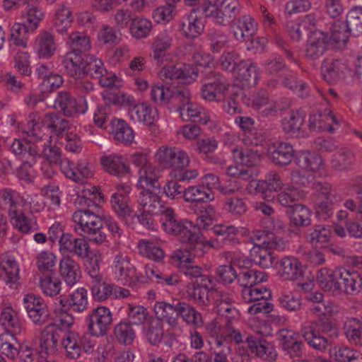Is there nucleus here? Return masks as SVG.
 <instances>
[{
    "label": "nucleus",
    "instance_id": "obj_1",
    "mask_svg": "<svg viewBox=\"0 0 362 362\" xmlns=\"http://www.w3.org/2000/svg\"><path fill=\"white\" fill-rule=\"evenodd\" d=\"M319 286L325 291L333 295H354L362 287V278L356 272L343 268L334 270L327 267L320 269L317 275Z\"/></svg>",
    "mask_w": 362,
    "mask_h": 362
},
{
    "label": "nucleus",
    "instance_id": "obj_2",
    "mask_svg": "<svg viewBox=\"0 0 362 362\" xmlns=\"http://www.w3.org/2000/svg\"><path fill=\"white\" fill-rule=\"evenodd\" d=\"M151 97L154 103L166 107L171 112H180L192 100L191 93L186 86L154 85L151 88Z\"/></svg>",
    "mask_w": 362,
    "mask_h": 362
},
{
    "label": "nucleus",
    "instance_id": "obj_3",
    "mask_svg": "<svg viewBox=\"0 0 362 362\" xmlns=\"http://www.w3.org/2000/svg\"><path fill=\"white\" fill-rule=\"evenodd\" d=\"M75 230L86 237L90 242L101 245L107 236L103 230V221L100 216L90 210H78L72 215Z\"/></svg>",
    "mask_w": 362,
    "mask_h": 362
},
{
    "label": "nucleus",
    "instance_id": "obj_4",
    "mask_svg": "<svg viewBox=\"0 0 362 362\" xmlns=\"http://www.w3.org/2000/svg\"><path fill=\"white\" fill-rule=\"evenodd\" d=\"M312 189L314 190L315 214L326 220L333 215L334 205L342 200L341 195L327 182H315Z\"/></svg>",
    "mask_w": 362,
    "mask_h": 362
},
{
    "label": "nucleus",
    "instance_id": "obj_5",
    "mask_svg": "<svg viewBox=\"0 0 362 362\" xmlns=\"http://www.w3.org/2000/svg\"><path fill=\"white\" fill-rule=\"evenodd\" d=\"M199 9L206 18H212L214 23L226 25L238 15L240 6L237 0H207Z\"/></svg>",
    "mask_w": 362,
    "mask_h": 362
},
{
    "label": "nucleus",
    "instance_id": "obj_6",
    "mask_svg": "<svg viewBox=\"0 0 362 362\" xmlns=\"http://www.w3.org/2000/svg\"><path fill=\"white\" fill-rule=\"evenodd\" d=\"M201 97L209 102H221L227 94L230 83L219 71L206 69L203 72Z\"/></svg>",
    "mask_w": 362,
    "mask_h": 362
},
{
    "label": "nucleus",
    "instance_id": "obj_7",
    "mask_svg": "<svg viewBox=\"0 0 362 362\" xmlns=\"http://www.w3.org/2000/svg\"><path fill=\"white\" fill-rule=\"evenodd\" d=\"M35 117L36 115L34 114L29 115L27 134L36 136L40 140H42L45 135V133L41 134V132L44 130H47L51 134L59 136L69 127V121L54 112L46 113L42 117L40 123L36 122Z\"/></svg>",
    "mask_w": 362,
    "mask_h": 362
},
{
    "label": "nucleus",
    "instance_id": "obj_8",
    "mask_svg": "<svg viewBox=\"0 0 362 362\" xmlns=\"http://www.w3.org/2000/svg\"><path fill=\"white\" fill-rule=\"evenodd\" d=\"M86 322L90 333L97 337L105 336L112 323V314L105 306H98L86 316Z\"/></svg>",
    "mask_w": 362,
    "mask_h": 362
},
{
    "label": "nucleus",
    "instance_id": "obj_9",
    "mask_svg": "<svg viewBox=\"0 0 362 362\" xmlns=\"http://www.w3.org/2000/svg\"><path fill=\"white\" fill-rule=\"evenodd\" d=\"M23 305L29 319L36 326L47 323L50 313L45 300L33 293H28L23 298Z\"/></svg>",
    "mask_w": 362,
    "mask_h": 362
},
{
    "label": "nucleus",
    "instance_id": "obj_10",
    "mask_svg": "<svg viewBox=\"0 0 362 362\" xmlns=\"http://www.w3.org/2000/svg\"><path fill=\"white\" fill-rule=\"evenodd\" d=\"M155 157L159 164L172 168L174 173L185 168L189 163L187 153L177 148L162 146L158 149Z\"/></svg>",
    "mask_w": 362,
    "mask_h": 362
},
{
    "label": "nucleus",
    "instance_id": "obj_11",
    "mask_svg": "<svg viewBox=\"0 0 362 362\" xmlns=\"http://www.w3.org/2000/svg\"><path fill=\"white\" fill-rule=\"evenodd\" d=\"M332 329L327 323L322 325H308L302 327L301 334L310 347L324 352L329 348L331 341L323 334L330 332Z\"/></svg>",
    "mask_w": 362,
    "mask_h": 362
},
{
    "label": "nucleus",
    "instance_id": "obj_12",
    "mask_svg": "<svg viewBox=\"0 0 362 362\" xmlns=\"http://www.w3.org/2000/svg\"><path fill=\"white\" fill-rule=\"evenodd\" d=\"M160 216L163 230L169 235L178 237L181 242L186 240L187 236L192 232L187 226L190 223L186 220L177 219L172 208L164 209Z\"/></svg>",
    "mask_w": 362,
    "mask_h": 362
},
{
    "label": "nucleus",
    "instance_id": "obj_13",
    "mask_svg": "<svg viewBox=\"0 0 362 362\" xmlns=\"http://www.w3.org/2000/svg\"><path fill=\"white\" fill-rule=\"evenodd\" d=\"M245 103L247 105L259 110L261 116L264 117H274L279 110H282L279 102L270 99L268 92L264 89L254 92Z\"/></svg>",
    "mask_w": 362,
    "mask_h": 362
},
{
    "label": "nucleus",
    "instance_id": "obj_14",
    "mask_svg": "<svg viewBox=\"0 0 362 362\" xmlns=\"http://www.w3.org/2000/svg\"><path fill=\"white\" fill-rule=\"evenodd\" d=\"M197 76L196 68L182 64L165 66L160 71V78L166 83L177 79L182 83L189 84L196 80Z\"/></svg>",
    "mask_w": 362,
    "mask_h": 362
},
{
    "label": "nucleus",
    "instance_id": "obj_15",
    "mask_svg": "<svg viewBox=\"0 0 362 362\" xmlns=\"http://www.w3.org/2000/svg\"><path fill=\"white\" fill-rule=\"evenodd\" d=\"M241 343L247 346L251 354L263 361L274 362L277 359L278 354L274 346L260 337L250 335Z\"/></svg>",
    "mask_w": 362,
    "mask_h": 362
},
{
    "label": "nucleus",
    "instance_id": "obj_16",
    "mask_svg": "<svg viewBox=\"0 0 362 362\" xmlns=\"http://www.w3.org/2000/svg\"><path fill=\"white\" fill-rule=\"evenodd\" d=\"M211 230L215 235L218 236V238H211L210 240V244L212 248L218 250L230 248L240 244V241L236 237L239 230L235 226L232 225L217 224L214 226Z\"/></svg>",
    "mask_w": 362,
    "mask_h": 362
},
{
    "label": "nucleus",
    "instance_id": "obj_17",
    "mask_svg": "<svg viewBox=\"0 0 362 362\" xmlns=\"http://www.w3.org/2000/svg\"><path fill=\"white\" fill-rule=\"evenodd\" d=\"M207 333L213 339V341H209L212 346H216V341L221 343L230 342L234 341L235 344L243 342V336L240 332L235 329L230 320L226 321L224 327L221 328L216 324L211 323L206 326Z\"/></svg>",
    "mask_w": 362,
    "mask_h": 362
},
{
    "label": "nucleus",
    "instance_id": "obj_18",
    "mask_svg": "<svg viewBox=\"0 0 362 362\" xmlns=\"http://www.w3.org/2000/svg\"><path fill=\"white\" fill-rule=\"evenodd\" d=\"M54 107L66 117H74L77 114H85L87 112L86 104H78V100L68 91L57 93Z\"/></svg>",
    "mask_w": 362,
    "mask_h": 362
},
{
    "label": "nucleus",
    "instance_id": "obj_19",
    "mask_svg": "<svg viewBox=\"0 0 362 362\" xmlns=\"http://www.w3.org/2000/svg\"><path fill=\"white\" fill-rule=\"evenodd\" d=\"M160 189L158 191L153 189H143L138 194L136 202L144 211L148 214H161L164 209L161 197Z\"/></svg>",
    "mask_w": 362,
    "mask_h": 362
},
{
    "label": "nucleus",
    "instance_id": "obj_20",
    "mask_svg": "<svg viewBox=\"0 0 362 362\" xmlns=\"http://www.w3.org/2000/svg\"><path fill=\"white\" fill-rule=\"evenodd\" d=\"M114 273L119 281L124 285L135 287V267L131 264L128 256L117 254L113 261Z\"/></svg>",
    "mask_w": 362,
    "mask_h": 362
},
{
    "label": "nucleus",
    "instance_id": "obj_21",
    "mask_svg": "<svg viewBox=\"0 0 362 362\" xmlns=\"http://www.w3.org/2000/svg\"><path fill=\"white\" fill-rule=\"evenodd\" d=\"M59 303L61 311L83 313L88 308L87 291L81 287L70 293L68 296H61Z\"/></svg>",
    "mask_w": 362,
    "mask_h": 362
},
{
    "label": "nucleus",
    "instance_id": "obj_22",
    "mask_svg": "<svg viewBox=\"0 0 362 362\" xmlns=\"http://www.w3.org/2000/svg\"><path fill=\"white\" fill-rule=\"evenodd\" d=\"M277 274L284 280L296 281L303 276L304 268L298 258L286 256L279 261Z\"/></svg>",
    "mask_w": 362,
    "mask_h": 362
},
{
    "label": "nucleus",
    "instance_id": "obj_23",
    "mask_svg": "<svg viewBox=\"0 0 362 362\" xmlns=\"http://www.w3.org/2000/svg\"><path fill=\"white\" fill-rule=\"evenodd\" d=\"M281 347L284 354L290 358H300L303 354V342L295 332L282 329L280 332Z\"/></svg>",
    "mask_w": 362,
    "mask_h": 362
},
{
    "label": "nucleus",
    "instance_id": "obj_24",
    "mask_svg": "<svg viewBox=\"0 0 362 362\" xmlns=\"http://www.w3.org/2000/svg\"><path fill=\"white\" fill-rule=\"evenodd\" d=\"M60 251L69 252L77 257L85 259L88 257L90 245L83 238H74L66 233L60 241Z\"/></svg>",
    "mask_w": 362,
    "mask_h": 362
},
{
    "label": "nucleus",
    "instance_id": "obj_25",
    "mask_svg": "<svg viewBox=\"0 0 362 362\" xmlns=\"http://www.w3.org/2000/svg\"><path fill=\"white\" fill-rule=\"evenodd\" d=\"M61 329L53 323L48 324L42 330L40 337V347L47 354L57 352L59 346Z\"/></svg>",
    "mask_w": 362,
    "mask_h": 362
},
{
    "label": "nucleus",
    "instance_id": "obj_26",
    "mask_svg": "<svg viewBox=\"0 0 362 362\" xmlns=\"http://www.w3.org/2000/svg\"><path fill=\"white\" fill-rule=\"evenodd\" d=\"M234 37L239 42H252L257 31V23L250 16L238 18L232 25Z\"/></svg>",
    "mask_w": 362,
    "mask_h": 362
},
{
    "label": "nucleus",
    "instance_id": "obj_27",
    "mask_svg": "<svg viewBox=\"0 0 362 362\" xmlns=\"http://www.w3.org/2000/svg\"><path fill=\"white\" fill-rule=\"evenodd\" d=\"M129 115L134 122H143L147 126L153 127L154 131L156 130L155 127L158 119L156 109L145 103H139L129 108Z\"/></svg>",
    "mask_w": 362,
    "mask_h": 362
},
{
    "label": "nucleus",
    "instance_id": "obj_28",
    "mask_svg": "<svg viewBox=\"0 0 362 362\" xmlns=\"http://www.w3.org/2000/svg\"><path fill=\"white\" fill-rule=\"evenodd\" d=\"M86 56L71 51L66 54L62 64L67 76L73 78H83Z\"/></svg>",
    "mask_w": 362,
    "mask_h": 362
},
{
    "label": "nucleus",
    "instance_id": "obj_29",
    "mask_svg": "<svg viewBox=\"0 0 362 362\" xmlns=\"http://www.w3.org/2000/svg\"><path fill=\"white\" fill-rule=\"evenodd\" d=\"M305 114L301 110H291L281 122L284 132L291 137H299L303 134L302 127L305 122Z\"/></svg>",
    "mask_w": 362,
    "mask_h": 362
},
{
    "label": "nucleus",
    "instance_id": "obj_30",
    "mask_svg": "<svg viewBox=\"0 0 362 362\" xmlns=\"http://www.w3.org/2000/svg\"><path fill=\"white\" fill-rule=\"evenodd\" d=\"M211 284V279L209 277H204L202 281L197 279L187 285V295L199 305L206 306L209 304V290Z\"/></svg>",
    "mask_w": 362,
    "mask_h": 362
},
{
    "label": "nucleus",
    "instance_id": "obj_31",
    "mask_svg": "<svg viewBox=\"0 0 362 362\" xmlns=\"http://www.w3.org/2000/svg\"><path fill=\"white\" fill-rule=\"evenodd\" d=\"M328 37L325 33L315 31L309 37L305 56L311 59H317L321 57L327 49Z\"/></svg>",
    "mask_w": 362,
    "mask_h": 362
},
{
    "label": "nucleus",
    "instance_id": "obj_32",
    "mask_svg": "<svg viewBox=\"0 0 362 362\" xmlns=\"http://www.w3.org/2000/svg\"><path fill=\"white\" fill-rule=\"evenodd\" d=\"M180 27L185 37L195 38L203 33L204 23L202 18L197 16V10L192 8L182 18Z\"/></svg>",
    "mask_w": 362,
    "mask_h": 362
},
{
    "label": "nucleus",
    "instance_id": "obj_33",
    "mask_svg": "<svg viewBox=\"0 0 362 362\" xmlns=\"http://www.w3.org/2000/svg\"><path fill=\"white\" fill-rule=\"evenodd\" d=\"M255 183V192L267 200L274 198V193L281 188L282 182L279 175L276 173L270 175L266 180L252 181Z\"/></svg>",
    "mask_w": 362,
    "mask_h": 362
},
{
    "label": "nucleus",
    "instance_id": "obj_34",
    "mask_svg": "<svg viewBox=\"0 0 362 362\" xmlns=\"http://www.w3.org/2000/svg\"><path fill=\"white\" fill-rule=\"evenodd\" d=\"M272 160L278 165H287L292 161L295 151L293 146L288 142H280L269 147Z\"/></svg>",
    "mask_w": 362,
    "mask_h": 362
},
{
    "label": "nucleus",
    "instance_id": "obj_35",
    "mask_svg": "<svg viewBox=\"0 0 362 362\" xmlns=\"http://www.w3.org/2000/svg\"><path fill=\"white\" fill-rule=\"evenodd\" d=\"M143 333L151 345L158 346L164 336L163 321L157 317H149L143 326Z\"/></svg>",
    "mask_w": 362,
    "mask_h": 362
},
{
    "label": "nucleus",
    "instance_id": "obj_36",
    "mask_svg": "<svg viewBox=\"0 0 362 362\" xmlns=\"http://www.w3.org/2000/svg\"><path fill=\"white\" fill-rule=\"evenodd\" d=\"M100 161L105 170L112 175L122 177L130 171L126 159L121 156L114 154L103 156Z\"/></svg>",
    "mask_w": 362,
    "mask_h": 362
},
{
    "label": "nucleus",
    "instance_id": "obj_37",
    "mask_svg": "<svg viewBox=\"0 0 362 362\" xmlns=\"http://www.w3.org/2000/svg\"><path fill=\"white\" fill-rule=\"evenodd\" d=\"M110 124L115 141L125 146L132 144L134 139V132L126 121L121 119H112Z\"/></svg>",
    "mask_w": 362,
    "mask_h": 362
},
{
    "label": "nucleus",
    "instance_id": "obj_38",
    "mask_svg": "<svg viewBox=\"0 0 362 362\" xmlns=\"http://www.w3.org/2000/svg\"><path fill=\"white\" fill-rule=\"evenodd\" d=\"M59 272L68 286H74L81 277L78 264L70 256L64 257L59 262Z\"/></svg>",
    "mask_w": 362,
    "mask_h": 362
},
{
    "label": "nucleus",
    "instance_id": "obj_39",
    "mask_svg": "<svg viewBox=\"0 0 362 362\" xmlns=\"http://www.w3.org/2000/svg\"><path fill=\"white\" fill-rule=\"evenodd\" d=\"M56 49V40L52 33L42 31L38 35L35 42V49L40 58L51 57Z\"/></svg>",
    "mask_w": 362,
    "mask_h": 362
},
{
    "label": "nucleus",
    "instance_id": "obj_40",
    "mask_svg": "<svg viewBox=\"0 0 362 362\" xmlns=\"http://www.w3.org/2000/svg\"><path fill=\"white\" fill-rule=\"evenodd\" d=\"M231 153L233 160L240 165L255 167L261 162V156L257 151L249 148L232 147Z\"/></svg>",
    "mask_w": 362,
    "mask_h": 362
},
{
    "label": "nucleus",
    "instance_id": "obj_41",
    "mask_svg": "<svg viewBox=\"0 0 362 362\" xmlns=\"http://www.w3.org/2000/svg\"><path fill=\"white\" fill-rule=\"evenodd\" d=\"M182 243L188 244V250L194 259L202 257L206 252V248L211 247L210 240H205L200 232L192 231Z\"/></svg>",
    "mask_w": 362,
    "mask_h": 362
},
{
    "label": "nucleus",
    "instance_id": "obj_42",
    "mask_svg": "<svg viewBox=\"0 0 362 362\" xmlns=\"http://www.w3.org/2000/svg\"><path fill=\"white\" fill-rule=\"evenodd\" d=\"M343 329L347 340L352 344L362 347V317H348Z\"/></svg>",
    "mask_w": 362,
    "mask_h": 362
},
{
    "label": "nucleus",
    "instance_id": "obj_43",
    "mask_svg": "<svg viewBox=\"0 0 362 362\" xmlns=\"http://www.w3.org/2000/svg\"><path fill=\"white\" fill-rule=\"evenodd\" d=\"M180 317L188 325L199 327L203 325L202 314L193 306L185 301H178L177 319Z\"/></svg>",
    "mask_w": 362,
    "mask_h": 362
},
{
    "label": "nucleus",
    "instance_id": "obj_44",
    "mask_svg": "<svg viewBox=\"0 0 362 362\" xmlns=\"http://www.w3.org/2000/svg\"><path fill=\"white\" fill-rule=\"evenodd\" d=\"M183 197L187 202H208L214 199V194L206 185H198L187 187Z\"/></svg>",
    "mask_w": 362,
    "mask_h": 362
},
{
    "label": "nucleus",
    "instance_id": "obj_45",
    "mask_svg": "<svg viewBox=\"0 0 362 362\" xmlns=\"http://www.w3.org/2000/svg\"><path fill=\"white\" fill-rule=\"evenodd\" d=\"M346 70V65L339 59L325 62L322 66L323 78L328 83L344 78Z\"/></svg>",
    "mask_w": 362,
    "mask_h": 362
},
{
    "label": "nucleus",
    "instance_id": "obj_46",
    "mask_svg": "<svg viewBox=\"0 0 362 362\" xmlns=\"http://www.w3.org/2000/svg\"><path fill=\"white\" fill-rule=\"evenodd\" d=\"M295 160L296 164L301 168L311 171L319 170L323 165L322 157L314 152L308 151L297 152L295 156Z\"/></svg>",
    "mask_w": 362,
    "mask_h": 362
},
{
    "label": "nucleus",
    "instance_id": "obj_47",
    "mask_svg": "<svg viewBox=\"0 0 362 362\" xmlns=\"http://www.w3.org/2000/svg\"><path fill=\"white\" fill-rule=\"evenodd\" d=\"M178 301H175L173 303H168L163 301L157 302L154 305V311L159 318L165 322L170 326L174 327L177 325V308Z\"/></svg>",
    "mask_w": 362,
    "mask_h": 362
},
{
    "label": "nucleus",
    "instance_id": "obj_48",
    "mask_svg": "<svg viewBox=\"0 0 362 362\" xmlns=\"http://www.w3.org/2000/svg\"><path fill=\"white\" fill-rule=\"evenodd\" d=\"M0 277L10 287L16 286L19 280V268L18 263L13 259H4L0 261Z\"/></svg>",
    "mask_w": 362,
    "mask_h": 362
},
{
    "label": "nucleus",
    "instance_id": "obj_49",
    "mask_svg": "<svg viewBox=\"0 0 362 362\" xmlns=\"http://www.w3.org/2000/svg\"><path fill=\"white\" fill-rule=\"evenodd\" d=\"M310 313L317 317V320L311 322L309 325H322L323 323L329 324V327L333 328L330 317L334 311V305L332 303H315L310 307Z\"/></svg>",
    "mask_w": 362,
    "mask_h": 362
},
{
    "label": "nucleus",
    "instance_id": "obj_50",
    "mask_svg": "<svg viewBox=\"0 0 362 362\" xmlns=\"http://www.w3.org/2000/svg\"><path fill=\"white\" fill-rule=\"evenodd\" d=\"M10 219L14 228L22 233L30 234L39 229L36 218L28 216L23 212L19 211Z\"/></svg>",
    "mask_w": 362,
    "mask_h": 362
},
{
    "label": "nucleus",
    "instance_id": "obj_51",
    "mask_svg": "<svg viewBox=\"0 0 362 362\" xmlns=\"http://www.w3.org/2000/svg\"><path fill=\"white\" fill-rule=\"evenodd\" d=\"M180 117L183 121H192L206 124L209 120V117L204 112V110L192 100L182 108L180 112Z\"/></svg>",
    "mask_w": 362,
    "mask_h": 362
},
{
    "label": "nucleus",
    "instance_id": "obj_52",
    "mask_svg": "<svg viewBox=\"0 0 362 362\" xmlns=\"http://www.w3.org/2000/svg\"><path fill=\"white\" fill-rule=\"evenodd\" d=\"M286 214L289 216L291 223L295 226L305 227L311 223L310 211L305 205H294L286 211Z\"/></svg>",
    "mask_w": 362,
    "mask_h": 362
},
{
    "label": "nucleus",
    "instance_id": "obj_53",
    "mask_svg": "<svg viewBox=\"0 0 362 362\" xmlns=\"http://www.w3.org/2000/svg\"><path fill=\"white\" fill-rule=\"evenodd\" d=\"M235 76L243 86L250 88L257 84L258 74L256 66L245 60L240 64V66L235 73Z\"/></svg>",
    "mask_w": 362,
    "mask_h": 362
},
{
    "label": "nucleus",
    "instance_id": "obj_54",
    "mask_svg": "<svg viewBox=\"0 0 362 362\" xmlns=\"http://www.w3.org/2000/svg\"><path fill=\"white\" fill-rule=\"evenodd\" d=\"M79 334L74 331L66 332L62 338L61 343L66 351V356L71 359H76L81 354L78 343Z\"/></svg>",
    "mask_w": 362,
    "mask_h": 362
},
{
    "label": "nucleus",
    "instance_id": "obj_55",
    "mask_svg": "<svg viewBox=\"0 0 362 362\" xmlns=\"http://www.w3.org/2000/svg\"><path fill=\"white\" fill-rule=\"evenodd\" d=\"M323 117H328L332 123L339 125L340 119L333 113L330 109H325L323 112L319 114H312L309 117V128L312 131L320 130L332 132L334 130L331 124H319L318 120H321Z\"/></svg>",
    "mask_w": 362,
    "mask_h": 362
},
{
    "label": "nucleus",
    "instance_id": "obj_56",
    "mask_svg": "<svg viewBox=\"0 0 362 362\" xmlns=\"http://www.w3.org/2000/svg\"><path fill=\"white\" fill-rule=\"evenodd\" d=\"M173 43V37L168 32L158 35L152 44L153 59L158 63H160L165 52L170 48Z\"/></svg>",
    "mask_w": 362,
    "mask_h": 362
},
{
    "label": "nucleus",
    "instance_id": "obj_57",
    "mask_svg": "<svg viewBox=\"0 0 362 362\" xmlns=\"http://www.w3.org/2000/svg\"><path fill=\"white\" fill-rule=\"evenodd\" d=\"M282 84L300 98H307L310 95L309 86L305 81L298 80L297 76L293 72L286 74L282 76Z\"/></svg>",
    "mask_w": 362,
    "mask_h": 362
},
{
    "label": "nucleus",
    "instance_id": "obj_58",
    "mask_svg": "<svg viewBox=\"0 0 362 362\" xmlns=\"http://www.w3.org/2000/svg\"><path fill=\"white\" fill-rule=\"evenodd\" d=\"M267 275L264 272L255 269H247L238 274L237 281L243 288H247L264 282L267 281Z\"/></svg>",
    "mask_w": 362,
    "mask_h": 362
},
{
    "label": "nucleus",
    "instance_id": "obj_59",
    "mask_svg": "<svg viewBox=\"0 0 362 362\" xmlns=\"http://www.w3.org/2000/svg\"><path fill=\"white\" fill-rule=\"evenodd\" d=\"M331 237L330 229L323 225H317L308 230L306 239L315 247H322L327 244Z\"/></svg>",
    "mask_w": 362,
    "mask_h": 362
},
{
    "label": "nucleus",
    "instance_id": "obj_60",
    "mask_svg": "<svg viewBox=\"0 0 362 362\" xmlns=\"http://www.w3.org/2000/svg\"><path fill=\"white\" fill-rule=\"evenodd\" d=\"M139 184L142 188L151 187L159 191V171L152 164L139 170Z\"/></svg>",
    "mask_w": 362,
    "mask_h": 362
},
{
    "label": "nucleus",
    "instance_id": "obj_61",
    "mask_svg": "<svg viewBox=\"0 0 362 362\" xmlns=\"http://www.w3.org/2000/svg\"><path fill=\"white\" fill-rule=\"evenodd\" d=\"M19 202L16 192L10 188H4L0 190V206L7 210L10 218L19 212L18 206Z\"/></svg>",
    "mask_w": 362,
    "mask_h": 362
},
{
    "label": "nucleus",
    "instance_id": "obj_62",
    "mask_svg": "<svg viewBox=\"0 0 362 362\" xmlns=\"http://www.w3.org/2000/svg\"><path fill=\"white\" fill-rule=\"evenodd\" d=\"M73 21L71 10L69 7L60 5L56 11L53 27L57 32L64 33L67 31Z\"/></svg>",
    "mask_w": 362,
    "mask_h": 362
},
{
    "label": "nucleus",
    "instance_id": "obj_63",
    "mask_svg": "<svg viewBox=\"0 0 362 362\" xmlns=\"http://www.w3.org/2000/svg\"><path fill=\"white\" fill-rule=\"evenodd\" d=\"M330 357L336 362H358L361 354L348 346H334L329 349Z\"/></svg>",
    "mask_w": 362,
    "mask_h": 362
},
{
    "label": "nucleus",
    "instance_id": "obj_64",
    "mask_svg": "<svg viewBox=\"0 0 362 362\" xmlns=\"http://www.w3.org/2000/svg\"><path fill=\"white\" fill-rule=\"evenodd\" d=\"M67 43L70 46L71 52L83 55H87L86 52L90 48L89 37L81 32H74L70 34Z\"/></svg>",
    "mask_w": 362,
    "mask_h": 362
}]
</instances>
